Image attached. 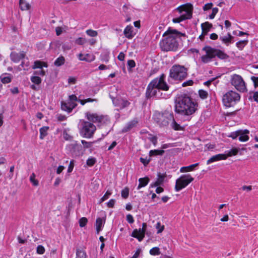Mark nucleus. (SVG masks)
<instances>
[{
	"instance_id": "nucleus-1",
	"label": "nucleus",
	"mask_w": 258,
	"mask_h": 258,
	"mask_svg": "<svg viewBox=\"0 0 258 258\" xmlns=\"http://www.w3.org/2000/svg\"><path fill=\"white\" fill-rule=\"evenodd\" d=\"M183 34L180 32L169 28L163 34L166 37L160 42L161 49L166 51H176L178 46V41Z\"/></svg>"
},
{
	"instance_id": "nucleus-2",
	"label": "nucleus",
	"mask_w": 258,
	"mask_h": 258,
	"mask_svg": "<svg viewBox=\"0 0 258 258\" xmlns=\"http://www.w3.org/2000/svg\"><path fill=\"white\" fill-rule=\"evenodd\" d=\"M154 119L160 126H167L170 124L174 130H181L180 125L175 121L173 113L168 111L163 113L155 112L154 114Z\"/></svg>"
},
{
	"instance_id": "nucleus-3",
	"label": "nucleus",
	"mask_w": 258,
	"mask_h": 258,
	"mask_svg": "<svg viewBox=\"0 0 258 258\" xmlns=\"http://www.w3.org/2000/svg\"><path fill=\"white\" fill-rule=\"evenodd\" d=\"M197 108V105L189 97H183L180 99L175 105L176 112L182 115H190L193 114Z\"/></svg>"
},
{
	"instance_id": "nucleus-4",
	"label": "nucleus",
	"mask_w": 258,
	"mask_h": 258,
	"mask_svg": "<svg viewBox=\"0 0 258 258\" xmlns=\"http://www.w3.org/2000/svg\"><path fill=\"white\" fill-rule=\"evenodd\" d=\"M165 76L162 75L159 78H157L153 80L148 85L147 90V94L149 96L158 97L157 92L159 93V90L167 91L169 87L165 82Z\"/></svg>"
},
{
	"instance_id": "nucleus-5",
	"label": "nucleus",
	"mask_w": 258,
	"mask_h": 258,
	"mask_svg": "<svg viewBox=\"0 0 258 258\" xmlns=\"http://www.w3.org/2000/svg\"><path fill=\"white\" fill-rule=\"evenodd\" d=\"M78 128L81 136L88 139L93 137L96 130V127L93 123L83 119L80 120Z\"/></svg>"
},
{
	"instance_id": "nucleus-6",
	"label": "nucleus",
	"mask_w": 258,
	"mask_h": 258,
	"mask_svg": "<svg viewBox=\"0 0 258 258\" xmlns=\"http://www.w3.org/2000/svg\"><path fill=\"white\" fill-rule=\"evenodd\" d=\"M240 100V95L236 91L230 90L225 93L222 97L224 105L227 107L234 106Z\"/></svg>"
},
{
	"instance_id": "nucleus-7",
	"label": "nucleus",
	"mask_w": 258,
	"mask_h": 258,
	"mask_svg": "<svg viewBox=\"0 0 258 258\" xmlns=\"http://www.w3.org/2000/svg\"><path fill=\"white\" fill-rule=\"evenodd\" d=\"M187 76V70L183 66H173L170 71V77L175 80H182Z\"/></svg>"
},
{
	"instance_id": "nucleus-8",
	"label": "nucleus",
	"mask_w": 258,
	"mask_h": 258,
	"mask_svg": "<svg viewBox=\"0 0 258 258\" xmlns=\"http://www.w3.org/2000/svg\"><path fill=\"white\" fill-rule=\"evenodd\" d=\"M194 178L189 174L181 175L176 179L175 186L176 191H179L182 188L185 187L194 180Z\"/></svg>"
},
{
	"instance_id": "nucleus-9",
	"label": "nucleus",
	"mask_w": 258,
	"mask_h": 258,
	"mask_svg": "<svg viewBox=\"0 0 258 258\" xmlns=\"http://www.w3.org/2000/svg\"><path fill=\"white\" fill-rule=\"evenodd\" d=\"M231 84L239 91L244 92L247 91L246 84L242 78L238 75L234 74L231 77Z\"/></svg>"
},
{
	"instance_id": "nucleus-10",
	"label": "nucleus",
	"mask_w": 258,
	"mask_h": 258,
	"mask_svg": "<svg viewBox=\"0 0 258 258\" xmlns=\"http://www.w3.org/2000/svg\"><path fill=\"white\" fill-rule=\"evenodd\" d=\"M239 150L236 148H232L225 152L224 154H219L212 156L208 161H217L226 160L228 157H231L237 154Z\"/></svg>"
},
{
	"instance_id": "nucleus-11",
	"label": "nucleus",
	"mask_w": 258,
	"mask_h": 258,
	"mask_svg": "<svg viewBox=\"0 0 258 258\" xmlns=\"http://www.w3.org/2000/svg\"><path fill=\"white\" fill-rule=\"evenodd\" d=\"M85 117L89 122L94 123H102L107 121V118L101 115H99L96 113H92L87 112L85 113Z\"/></svg>"
},
{
	"instance_id": "nucleus-12",
	"label": "nucleus",
	"mask_w": 258,
	"mask_h": 258,
	"mask_svg": "<svg viewBox=\"0 0 258 258\" xmlns=\"http://www.w3.org/2000/svg\"><path fill=\"white\" fill-rule=\"evenodd\" d=\"M77 100V98L76 95H72L70 96L68 102H62L61 103V109L68 112H71L73 109L77 106L75 102Z\"/></svg>"
},
{
	"instance_id": "nucleus-13",
	"label": "nucleus",
	"mask_w": 258,
	"mask_h": 258,
	"mask_svg": "<svg viewBox=\"0 0 258 258\" xmlns=\"http://www.w3.org/2000/svg\"><path fill=\"white\" fill-rule=\"evenodd\" d=\"M180 14L181 17H185L186 19H190L192 15L191 5L189 4L184 5L178 7L176 9Z\"/></svg>"
},
{
	"instance_id": "nucleus-14",
	"label": "nucleus",
	"mask_w": 258,
	"mask_h": 258,
	"mask_svg": "<svg viewBox=\"0 0 258 258\" xmlns=\"http://www.w3.org/2000/svg\"><path fill=\"white\" fill-rule=\"evenodd\" d=\"M202 50L205 51L206 54L201 57L202 61L205 63H208L214 57L213 48L209 46H205L203 48Z\"/></svg>"
},
{
	"instance_id": "nucleus-15",
	"label": "nucleus",
	"mask_w": 258,
	"mask_h": 258,
	"mask_svg": "<svg viewBox=\"0 0 258 258\" xmlns=\"http://www.w3.org/2000/svg\"><path fill=\"white\" fill-rule=\"evenodd\" d=\"M147 227L146 223L142 224V228L139 230L135 229L132 233L131 236L136 238L139 241H141L145 237V231Z\"/></svg>"
},
{
	"instance_id": "nucleus-16",
	"label": "nucleus",
	"mask_w": 258,
	"mask_h": 258,
	"mask_svg": "<svg viewBox=\"0 0 258 258\" xmlns=\"http://www.w3.org/2000/svg\"><path fill=\"white\" fill-rule=\"evenodd\" d=\"M68 150L70 151L73 156H80L82 153V146L76 143L71 144L67 146Z\"/></svg>"
},
{
	"instance_id": "nucleus-17",
	"label": "nucleus",
	"mask_w": 258,
	"mask_h": 258,
	"mask_svg": "<svg viewBox=\"0 0 258 258\" xmlns=\"http://www.w3.org/2000/svg\"><path fill=\"white\" fill-rule=\"evenodd\" d=\"M112 102L115 106L120 109L127 107L130 104L127 100L121 98H114L112 99Z\"/></svg>"
},
{
	"instance_id": "nucleus-18",
	"label": "nucleus",
	"mask_w": 258,
	"mask_h": 258,
	"mask_svg": "<svg viewBox=\"0 0 258 258\" xmlns=\"http://www.w3.org/2000/svg\"><path fill=\"white\" fill-rule=\"evenodd\" d=\"M212 27V24L208 22H206L201 24V27L202 30V34L200 36L199 38L201 39H203L205 35L210 31L211 28Z\"/></svg>"
},
{
	"instance_id": "nucleus-19",
	"label": "nucleus",
	"mask_w": 258,
	"mask_h": 258,
	"mask_svg": "<svg viewBox=\"0 0 258 258\" xmlns=\"http://www.w3.org/2000/svg\"><path fill=\"white\" fill-rule=\"evenodd\" d=\"M123 34L127 39H132L136 34L133 26L131 25L127 26L123 31Z\"/></svg>"
},
{
	"instance_id": "nucleus-20",
	"label": "nucleus",
	"mask_w": 258,
	"mask_h": 258,
	"mask_svg": "<svg viewBox=\"0 0 258 258\" xmlns=\"http://www.w3.org/2000/svg\"><path fill=\"white\" fill-rule=\"evenodd\" d=\"M166 177V173L162 174L161 173H158L157 174V179L156 181L155 182L151 183L150 184V187H154L162 185L163 183L164 179Z\"/></svg>"
},
{
	"instance_id": "nucleus-21",
	"label": "nucleus",
	"mask_w": 258,
	"mask_h": 258,
	"mask_svg": "<svg viewBox=\"0 0 258 258\" xmlns=\"http://www.w3.org/2000/svg\"><path fill=\"white\" fill-rule=\"evenodd\" d=\"M239 135L238 137V140L240 142H246L249 140V137L248 135L249 133V131L247 130H239Z\"/></svg>"
},
{
	"instance_id": "nucleus-22",
	"label": "nucleus",
	"mask_w": 258,
	"mask_h": 258,
	"mask_svg": "<svg viewBox=\"0 0 258 258\" xmlns=\"http://www.w3.org/2000/svg\"><path fill=\"white\" fill-rule=\"evenodd\" d=\"M25 56V54L24 52L22 51L18 53L13 52L11 54V58L12 60L15 62H18L21 59L24 58Z\"/></svg>"
},
{
	"instance_id": "nucleus-23",
	"label": "nucleus",
	"mask_w": 258,
	"mask_h": 258,
	"mask_svg": "<svg viewBox=\"0 0 258 258\" xmlns=\"http://www.w3.org/2000/svg\"><path fill=\"white\" fill-rule=\"evenodd\" d=\"M213 52H214V57L215 56H217L220 59H226L228 58V56L224 53L223 51L219 50L213 48Z\"/></svg>"
},
{
	"instance_id": "nucleus-24",
	"label": "nucleus",
	"mask_w": 258,
	"mask_h": 258,
	"mask_svg": "<svg viewBox=\"0 0 258 258\" xmlns=\"http://www.w3.org/2000/svg\"><path fill=\"white\" fill-rule=\"evenodd\" d=\"M149 181L150 179L147 176L139 178V184L137 187V189H140L141 188L146 186L148 184Z\"/></svg>"
},
{
	"instance_id": "nucleus-25",
	"label": "nucleus",
	"mask_w": 258,
	"mask_h": 258,
	"mask_svg": "<svg viewBox=\"0 0 258 258\" xmlns=\"http://www.w3.org/2000/svg\"><path fill=\"white\" fill-rule=\"evenodd\" d=\"M19 5L22 11L29 10L31 8V5L25 0H20Z\"/></svg>"
},
{
	"instance_id": "nucleus-26",
	"label": "nucleus",
	"mask_w": 258,
	"mask_h": 258,
	"mask_svg": "<svg viewBox=\"0 0 258 258\" xmlns=\"http://www.w3.org/2000/svg\"><path fill=\"white\" fill-rule=\"evenodd\" d=\"M233 36L231 35L230 33H228L224 36H220V39L222 42L227 45H228L231 42V40L233 39Z\"/></svg>"
},
{
	"instance_id": "nucleus-27",
	"label": "nucleus",
	"mask_w": 258,
	"mask_h": 258,
	"mask_svg": "<svg viewBox=\"0 0 258 258\" xmlns=\"http://www.w3.org/2000/svg\"><path fill=\"white\" fill-rule=\"evenodd\" d=\"M198 165H199V163H197L196 164L190 165L188 166L182 167L180 169V171L181 172H186L193 171L195 169V167L198 166Z\"/></svg>"
},
{
	"instance_id": "nucleus-28",
	"label": "nucleus",
	"mask_w": 258,
	"mask_h": 258,
	"mask_svg": "<svg viewBox=\"0 0 258 258\" xmlns=\"http://www.w3.org/2000/svg\"><path fill=\"white\" fill-rule=\"evenodd\" d=\"M105 222V220L101 218H98L96 221V231L97 233L98 234L99 232L101 230V228L103 225V223Z\"/></svg>"
},
{
	"instance_id": "nucleus-29",
	"label": "nucleus",
	"mask_w": 258,
	"mask_h": 258,
	"mask_svg": "<svg viewBox=\"0 0 258 258\" xmlns=\"http://www.w3.org/2000/svg\"><path fill=\"white\" fill-rule=\"evenodd\" d=\"M138 121L134 119L129 122L122 129V132H126L137 124Z\"/></svg>"
},
{
	"instance_id": "nucleus-30",
	"label": "nucleus",
	"mask_w": 258,
	"mask_h": 258,
	"mask_svg": "<svg viewBox=\"0 0 258 258\" xmlns=\"http://www.w3.org/2000/svg\"><path fill=\"white\" fill-rule=\"evenodd\" d=\"M47 67L48 65L46 62L40 60H37L34 62V64L32 68L33 69H42L43 67L47 68Z\"/></svg>"
},
{
	"instance_id": "nucleus-31",
	"label": "nucleus",
	"mask_w": 258,
	"mask_h": 258,
	"mask_svg": "<svg viewBox=\"0 0 258 258\" xmlns=\"http://www.w3.org/2000/svg\"><path fill=\"white\" fill-rule=\"evenodd\" d=\"M65 62V58L62 56H59L54 62V64L56 67H60Z\"/></svg>"
},
{
	"instance_id": "nucleus-32",
	"label": "nucleus",
	"mask_w": 258,
	"mask_h": 258,
	"mask_svg": "<svg viewBox=\"0 0 258 258\" xmlns=\"http://www.w3.org/2000/svg\"><path fill=\"white\" fill-rule=\"evenodd\" d=\"M49 129L48 126H43L40 129V138L43 139L47 135V131Z\"/></svg>"
},
{
	"instance_id": "nucleus-33",
	"label": "nucleus",
	"mask_w": 258,
	"mask_h": 258,
	"mask_svg": "<svg viewBox=\"0 0 258 258\" xmlns=\"http://www.w3.org/2000/svg\"><path fill=\"white\" fill-rule=\"evenodd\" d=\"M164 152V151L162 150H151L149 152V156L150 157H152L153 156L162 155Z\"/></svg>"
},
{
	"instance_id": "nucleus-34",
	"label": "nucleus",
	"mask_w": 258,
	"mask_h": 258,
	"mask_svg": "<svg viewBox=\"0 0 258 258\" xmlns=\"http://www.w3.org/2000/svg\"><path fill=\"white\" fill-rule=\"evenodd\" d=\"M85 61L87 62H92L95 59V56L93 54L87 53L85 54Z\"/></svg>"
},
{
	"instance_id": "nucleus-35",
	"label": "nucleus",
	"mask_w": 258,
	"mask_h": 258,
	"mask_svg": "<svg viewBox=\"0 0 258 258\" xmlns=\"http://www.w3.org/2000/svg\"><path fill=\"white\" fill-rule=\"evenodd\" d=\"M36 175L35 173H33L30 177V181L34 186H38L39 182L38 181L35 179Z\"/></svg>"
},
{
	"instance_id": "nucleus-36",
	"label": "nucleus",
	"mask_w": 258,
	"mask_h": 258,
	"mask_svg": "<svg viewBox=\"0 0 258 258\" xmlns=\"http://www.w3.org/2000/svg\"><path fill=\"white\" fill-rule=\"evenodd\" d=\"M31 81L32 83L36 85H39L41 83V78L36 76H32L31 77Z\"/></svg>"
},
{
	"instance_id": "nucleus-37",
	"label": "nucleus",
	"mask_w": 258,
	"mask_h": 258,
	"mask_svg": "<svg viewBox=\"0 0 258 258\" xmlns=\"http://www.w3.org/2000/svg\"><path fill=\"white\" fill-rule=\"evenodd\" d=\"M76 255L77 258H87L86 252L82 250L78 249L76 251Z\"/></svg>"
},
{
	"instance_id": "nucleus-38",
	"label": "nucleus",
	"mask_w": 258,
	"mask_h": 258,
	"mask_svg": "<svg viewBox=\"0 0 258 258\" xmlns=\"http://www.w3.org/2000/svg\"><path fill=\"white\" fill-rule=\"evenodd\" d=\"M150 254L153 255H157L160 254V249L158 247L152 248L150 250Z\"/></svg>"
},
{
	"instance_id": "nucleus-39",
	"label": "nucleus",
	"mask_w": 258,
	"mask_h": 258,
	"mask_svg": "<svg viewBox=\"0 0 258 258\" xmlns=\"http://www.w3.org/2000/svg\"><path fill=\"white\" fill-rule=\"evenodd\" d=\"M247 43V40H241L236 43V46L240 50H242Z\"/></svg>"
},
{
	"instance_id": "nucleus-40",
	"label": "nucleus",
	"mask_w": 258,
	"mask_h": 258,
	"mask_svg": "<svg viewBox=\"0 0 258 258\" xmlns=\"http://www.w3.org/2000/svg\"><path fill=\"white\" fill-rule=\"evenodd\" d=\"M121 197L124 199L128 198L129 195V189L127 187H125L121 190Z\"/></svg>"
},
{
	"instance_id": "nucleus-41",
	"label": "nucleus",
	"mask_w": 258,
	"mask_h": 258,
	"mask_svg": "<svg viewBox=\"0 0 258 258\" xmlns=\"http://www.w3.org/2000/svg\"><path fill=\"white\" fill-rule=\"evenodd\" d=\"M66 27H57L55 28L56 34L57 36L60 35L63 32L66 31Z\"/></svg>"
},
{
	"instance_id": "nucleus-42",
	"label": "nucleus",
	"mask_w": 258,
	"mask_h": 258,
	"mask_svg": "<svg viewBox=\"0 0 258 258\" xmlns=\"http://www.w3.org/2000/svg\"><path fill=\"white\" fill-rule=\"evenodd\" d=\"M86 33L88 35L91 37H96L98 35V33L96 31L92 29L86 30Z\"/></svg>"
},
{
	"instance_id": "nucleus-43",
	"label": "nucleus",
	"mask_w": 258,
	"mask_h": 258,
	"mask_svg": "<svg viewBox=\"0 0 258 258\" xmlns=\"http://www.w3.org/2000/svg\"><path fill=\"white\" fill-rule=\"evenodd\" d=\"M199 94L200 97L203 99L207 98L208 96V92L203 90H200L199 91Z\"/></svg>"
},
{
	"instance_id": "nucleus-44",
	"label": "nucleus",
	"mask_w": 258,
	"mask_h": 258,
	"mask_svg": "<svg viewBox=\"0 0 258 258\" xmlns=\"http://www.w3.org/2000/svg\"><path fill=\"white\" fill-rule=\"evenodd\" d=\"M219 9L217 8H213L212 10V13L209 15V17L210 19H213L216 15L218 13Z\"/></svg>"
},
{
	"instance_id": "nucleus-45",
	"label": "nucleus",
	"mask_w": 258,
	"mask_h": 258,
	"mask_svg": "<svg viewBox=\"0 0 258 258\" xmlns=\"http://www.w3.org/2000/svg\"><path fill=\"white\" fill-rule=\"evenodd\" d=\"M45 249L43 246L39 245L36 248V252L39 254H42L45 252Z\"/></svg>"
},
{
	"instance_id": "nucleus-46",
	"label": "nucleus",
	"mask_w": 258,
	"mask_h": 258,
	"mask_svg": "<svg viewBox=\"0 0 258 258\" xmlns=\"http://www.w3.org/2000/svg\"><path fill=\"white\" fill-rule=\"evenodd\" d=\"M62 136H63V138L66 140L69 141V140H71L72 139V136L69 134V133L68 132V131L66 130L63 131V134H62Z\"/></svg>"
},
{
	"instance_id": "nucleus-47",
	"label": "nucleus",
	"mask_w": 258,
	"mask_h": 258,
	"mask_svg": "<svg viewBox=\"0 0 258 258\" xmlns=\"http://www.w3.org/2000/svg\"><path fill=\"white\" fill-rule=\"evenodd\" d=\"M88 222V220L85 217L81 218L79 220V225L81 227H84Z\"/></svg>"
},
{
	"instance_id": "nucleus-48",
	"label": "nucleus",
	"mask_w": 258,
	"mask_h": 258,
	"mask_svg": "<svg viewBox=\"0 0 258 258\" xmlns=\"http://www.w3.org/2000/svg\"><path fill=\"white\" fill-rule=\"evenodd\" d=\"M1 81L3 83H8L10 82L11 81V79L10 77L9 76H2L1 77Z\"/></svg>"
},
{
	"instance_id": "nucleus-49",
	"label": "nucleus",
	"mask_w": 258,
	"mask_h": 258,
	"mask_svg": "<svg viewBox=\"0 0 258 258\" xmlns=\"http://www.w3.org/2000/svg\"><path fill=\"white\" fill-rule=\"evenodd\" d=\"M87 42V40L85 38L82 37H79L76 40V43L79 45H83Z\"/></svg>"
},
{
	"instance_id": "nucleus-50",
	"label": "nucleus",
	"mask_w": 258,
	"mask_h": 258,
	"mask_svg": "<svg viewBox=\"0 0 258 258\" xmlns=\"http://www.w3.org/2000/svg\"><path fill=\"white\" fill-rule=\"evenodd\" d=\"M213 6V4L212 3L206 4L204 6L203 9L204 11H208L212 8Z\"/></svg>"
},
{
	"instance_id": "nucleus-51",
	"label": "nucleus",
	"mask_w": 258,
	"mask_h": 258,
	"mask_svg": "<svg viewBox=\"0 0 258 258\" xmlns=\"http://www.w3.org/2000/svg\"><path fill=\"white\" fill-rule=\"evenodd\" d=\"M185 20H186V17L183 16L181 17V16H180V17L178 18L173 19L172 21L174 23H178Z\"/></svg>"
},
{
	"instance_id": "nucleus-52",
	"label": "nucleus",
	"mask_w": 258,
	"mask_h": 258,
	"mask_svg": "<svg viewBox=\"0 0 258 258\" xmlns=\"http://www.w3.org/2000/svg\"><path fill=\"white\" fill-rule=\"evenodd\" d=\"M149 140L150 142H151L154 146H155L157 145V138L156 137L154 136H150V137H149Z\"/></svg>"
},
{
	"instance_id": "nucleus-53",
	"label": "nucleus",
	"mask_w": 258,
	"mask_h": 258,
	"mask_svg": "<svg viewBox=\"0 0 258 258\" xmlns=\"http://www.w3.org/2000/svg\"><path fill=\"white\" fill-rule=\"evenodd\" d=\"M111 195V192L110 191L107 190L103 197L101 199V202H102L107 199L109 198V197Z\"/></svg>"
},
{
	"instance_id": "nucleus-54",
	"label": "nucleus",
	"mask_w": 258,
	"mask_h": 258,
	"mask_svg": "<svg viewBox=\"0 0 258 258\" xmlns=\"http://www.w3.org/2000/svg\"><path fill=\"white\" fill-rule=\"evenodd\" d=\"M239 130L236 131L235 132H232L230 134V135L229 136L230 137L232 138L233 139H235L237 137H239Z\"/></svg>"
},
{
	"instance_id": "nucleus-55",
	"label": "nucleus",
	"mask_w": 258,
	"mask_h": 258,
	"mask_svg": "<svg viewBox=\"0 0 258 258\" xmlns=\"http://www.w3.org/2000/svg\"><path fill=\"white\" fill-rule=\"evenodd\" d=\"M156 228L158 229V233H161L164 229V226L161 225L160 223L158 222L156 224Z\"/></svg>"
},
{
	"instance_id": "nucleus-56",
	"label": "nucleus",
	"mask_w": 258,
	"mask_h": 258,
	"mask_svg": "<svg viewBox=\"0 0 258 258\" xmlns=\"http://www.w3.org/2000/svg\"><path fill=\"white\" fill-rule=\"evenodd\" d=\"M81 142L85 148H89L92 146V143L91 142H88L84 140H82Z\"/></svg>"
},
{
	"instance_id": "nucleus-57",
	"label": "nucleus",
	"mask_w": 258,
	"mask_h": 258,
	"mask_svg": "<svg viewBox=\"0 0 258 258\" xmlns=\"http://www.w3.org/2000/svg\"><path fill=\"white\" fill-rule=\"evenodd\" d=\"M126 220L130 224H132L134 222V218H133V216L131 214L127 215Z\"/></svg>"
},
{
	"instance_id": "nucleus-58",
	"label": "nucleus",
	"mask_w": 258,
	"mask_h": 258,
	"mask_svg": "<svg viewBox=\"0 0 258 258\" xmlns=\"http://www.w3.org/2000/svg\"><path fill=\"white\" fill-rule=\"evenodd\" d=\"M127 66L130 69H132L134 68L136 66V63L134 60H129L127 61Z\"/></svg>"
},
{
	"instance_id": "nucleus-59",
	"label": "nucleus",
	"mask_w": 258,
	"mask_h": 258,
	"mask_svg": "<svg viewBox=\"0 0 258 258\" xmlns=\"http://www.w3.org/2000/svg\"><path fill=\"white\" fill-rule=\"evenodd\" d=\"M115 203V201L114 199H111L109 201V202L107 203V206L109 208H113L114 207V204Z\"/></svg>"
},
{
	"instance_id": "nucleus-60",
	"label": "nucleus",
	"mask_w": 258,
	"mask_h": 258,
	"mask_svg": "<svg viewBox=\"0 0 258 258\" xmlns=\"http://www.w3.org/2000/svg\"><path fill=\"white\" fill-rule=\"evenodd\" d=\"M193 84V81L191 80H188L186 82H184L183 84H182V86L183 87H185V86H190V85H192Z\"/></svg>"
},
{
	"instance_id": "nucleus-61",
	"label": "nucleus",
	"mask_w": 258,
	"mask_h": 258,
	"mask_svg": "<svg viewBox=\"0 0 258 258\" xmlns=\"http://www.w3.org/2000/svg\"><path fill=\"white\" fill-rule=\"evenodd\" d=\"M34 75H41V76H44L45 75V72H44V70H39V71H35L34 73Z\"/></svg>"
},
{
	"instance_id": "nucleus-62",
	"label": "nucleus",
	"mask_w": 258,
	"mask_h": 258,
	"mask_svg": "<svg viewBox=\"0 0 258 258\" xmlns=\"http://www.w3.org/2000/svg\"><path fill=\"white\" fill-rule=\"evenodd\" d=\"M78 58L80 60L85 61V54L80 53L77 55Z\"/></svg>"
},
{
	"instance_id": "nucleus-63",
	"label": "nucleus",
	"mask_w": 258,
	"mask_h": 258,
	"mask_svg": "<svg viewBox=\"0 0 258 258\" xmlns=\"http://www.w3.org/2000/svg\"><path fill=\"white\" fill-rule=\"evenodd\" d=\"M241 189L243 190H246L247 191H249L252 189V186L250 185H249V186L244 185L241 187Z\"/></svg>"
},
{
	"instance_id": "nucleus-64",
	"label": "nucleus",
	"mask_w": 258,
	"mask_h": 258,
	"mask_svg": "<svg viewBox=\"0 0 258 258\" xmlns=\"http://www.w3.org/2000/svg\"><path fill=\"white\" fill-rule=\"evenodd\" d=\"M253 98L254 101L258 102V91L253 93Z\"/></svg>"
}]
</instances>
